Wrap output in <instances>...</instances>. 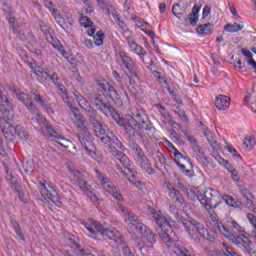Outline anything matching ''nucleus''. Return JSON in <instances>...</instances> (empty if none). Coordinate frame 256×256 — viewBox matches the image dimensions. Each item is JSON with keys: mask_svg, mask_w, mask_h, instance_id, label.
<instances>
[{"mask_svg": "<svg viewBox=\"0 0 256 256\" xmlns=\"http://www.w3.org/2000/svg\"><path fill=\"white\" fill-rule=\"evenodd\" d=\"M118 125L123 127L124 130L135 129L134 127H137L140 131H151L153 129V123L143 110H136L133 116L129 115L125 118L120 116Z\"/></svg>", "mask_w": 256, "mask_h": 256, "instance_id": "nucleus-1", "label": "nucleus"}, {"mask_svg": "<svg viewBox=\"0 0 256 256\" xmlns=\"http://www.w3.org/2000/svg\"><path fill=\"white\" fill-rule=\"evenodd\" d=\"M156 221V231H158L160 239L164 243H175L177 241L175 231L171 228V218L161 216V214H154Z\"/></svg>", "mask_w": 256, "mask_h": 256, "instance_id": "nucleus-2", "label": "nucleus"}, {"mask_svg": "<svg viewBox=\"0 0 256 256\" xmlns=\"http://www.w3.org/2000/svg\"><path fill=\"white\" fill-rule=\"evenodd\" d=\"M91 99L97 111H100V113H102V115H105V117H112L117 125L119 124L121 114H119L115 107L111 105V102L107 100V96H105V94H96Z\"/></svg>", "mask_w": 256, "mask_h": 256, "instance_id": "nucleus-3", "label": "nucleus"}, {"mask_svg": "<svg viewBox=\"0 0 256 256\" xmlns=\"http://www.w3.org/2000/svg\"><path fill=\"white\" fill-rule=\"evenodd\" d=\"M74 117L79 121L80 125H82L80 131L77 133L78 141L80 142V145L84 147L85 151L91 155V153H93V136L89 131V128H87V120L85 119V116L79 113H74Z\"/></svg>", "mask_w": 256, "mask_h": 256, "instance_id": "nucleus-4", "label": "nucleus"}, {"mask_svg": "<svg viewBox=\"0 0 256 256\" xmlns=\"http://www.w3.org/2000/svg\"><path fill=\"white\" fill-rule=\"evenodd\" d=\"M71 175V183H73V185H76V187H79L81 191H83L84 195H87V197L90 198V201H92V203H97V201H99V198L97 197V195L93 194V191L91 190V185H89V183L85 181V176L83 175V173H81V171L79 170H71Z\"/></svg>", "mask_w": 256, "mask_h": 256, "instance_id": "nucleus-5", "label": "nucleus"}, {"mask_svg": "<svg viewBox=\"0 0 256 256\" xmlns=\"http://www.w3.org/2000/svg\"><path fill=\"white\" fill-rule=\"evenodd\" d=\"M98 91L101 93H106L108 97L117 105V107H123V100L121 99V96L119 95V92H117V89L113 87L107 80L102 79L97 82Z\"/></svg>", "mask_w": 256, "mask_h": 256, "instance_id": "nucleus-6", "label": "nucleus"}, {"mask_svg": "<svg viewBox=\"0 0 256 256\" xmlns=\"http://www.w3.org/2000/svg\"><path fill=\"white\" fill-rule=\"evenodd\" d=\"M0 113L2 116H0L1 119H4L5 121H13V118L15 117V111L13 110V106L11 105V102L9 101V98L7 97L6 91L0 90Z\"/></svg>", "mask_w": 256, "mask_h": 256, "instance_id": "nucleus-7", "label": "nucleus"}, {"mask_svg": "<svg viewBox=\"0 0 256 256\" xmlns=\"http://www.w3.org/2000/svg\"><path fill=\"white\" fill-rule=\"evenodd\" d=\"M0 128L7 141H13L15 134L19 131V126H13L11 120H5L4 118H0Z\"/></svg>", "mask_w": 256, "mask_h": 256, "instance_id": "nucleus-8", "label": "nucleus"}, {"mask_svg": "<svg viewBox=\"0 0 256 256\" xmlns=\"http://www.w3.org/2000/svg\"><path fill=\"white\" fill-rule=\"evenodd\" d=\"M199 201H207L208 203H214L213 208L217 209L221 203V193H219V190L208 188L206 189L203 196L198 197Z\"/></svg>", "mask_w": 256, "mask_h": 256, "instance_id": "nucleus-9", "label": "nucleus"}, {"mask_svg": "<svg viewBox=\"0 0 256 256\" xmlns=\"http://www.w3.org/2000/svg\"><path fill=\"white\" fill-rule=\"evenodd\" d=\"M232 243H234V245H242L248 255L256 254L255 244H253V242L249 240L245 234H239L236 238V241L234 240Z\"/></svg>", "mask_w": 256, "mask_h": 256, "instance_id": "nucleus-10", "label": "nucleus"}, {"mask_svg": "<svg viewBox=\"0 0 256 256\" xmlns=\"http://www.w3.org/2000/svg\"><path fill=\"white\" fill-rule=\"evenodd\" d=\"M139 233H141L142 239L146 245L153 247V245L157 243V234L153 233V230L149 229V227L144 226V228L140 230Z\"/></svg>", "mask_w": 256, "mask_h": 256, "instance_id": "nucleus-11", "label": "nucleus"}, {"mask_svg": "<svg viewBox=\"0 0 256 256\" xmlns=\"http://www.w3.org/2000/svg\"><path fill=\"white\" fill-rule=\"evenodd\" d=\"M99 7L102 8L103 11H106L107 15H112V17L116 20V23L121 20V14L117 12V10L113 9V6L107 2V0H96Z\"/></svg>", "mask_w": 256, "mask_h": 256, "instance_id": "nucleus-12", "label": "nucleus"}, {"mask_svg": "<svg viewBox=\"0 0 256 256\" xmlns=\"http://www.w3.org/2000/svg\"><path fill=\"white\" fill-rule=\"evenodd\" d=\"M187 9H189L188 4L178 2L172 6V13L176 19L183 21V16L187 15Z\"/></svg>", "mask_w": 256, "mask_h": 256, "instance_id": "nucleus-13", "label": "nucleus"}, {"mask_svg": "<svg viewBox=\"0 0 256 256\" xmlns=\"http://www.w3.org/2000/svg\"><path fill=\"white\" fill-rule=\"evenodd\" d=\"M126 69L128 71L126 75L129 79V83L132 85V87H135V85H137V81H139V71L137 70V66L132 64L126 67Z\"/></svg>", "mask_w": 256, "mask_h": 256, "instance_id": "nucleus-14", "label": "nucleus"}, {"mask_svg": "<svg viewBox=\"0 0 256 256\" xmlns=\"http://www.w3.org/2000/svg\"><path fill=\"white\" fill-rule=\"evenodd\" d=\"M125 219V223H128V225H132V227L135 228V230L139 233L140 231H143L145 229V224L139 220V218L135 215H127Z\"/></svg>", "mask_w": 256, "mask_h": 256, "instance_id": "nucleus-15", "label": "nucleus"}, {"mask_svg": "<svg viewBox=\"0 0 256 256\" xmlns=\"http://www.w3.org/2000/svg\"><path fill=\"white\" fill-rule=\"evenodd\" d=\"M224 249L221 251H211L208 256H239L233 247L229 246L227 243H223Z\"/></svg>", "mask_w": 256, "mask_h": 256, "instance_id": "nucleus-16", "label": "nucleus"}, {"mask_svg": "<svg viewBox=\"0 0 256 256\" xmlns=\"http://www.w3.org/2000/svg\"><path fill=\"white\" fill-rule=\"evenodd\" d=\"M126 135L128 136V145L129 148L132 149V151H135V149H138L140 146L137 143V140H135V137L137 135V129L136 128H128L127 130H124Z\"/></svg>", "mask_w": 256, "mask_h": 256, "instance_id": "nucleus-17", "label": "nucleus"}, {"mask_svg": "<svg viewBox=\"0 0 256 256\" xmlns=\"http://www.w3.org/2000/svg\"><path fill=\"white\" fill-rule=\"evenodd\" d=\"M17 99L21 101L31 113H35V104L31 102V95L20 92L17 94Z\"/></svg>", "mask_w": 256, "mask_h": 256, "instance_id": "nucleus-18", "label": "nucleus"}, {"mask_svg": "<svg viewBox=\"0 0 256 256\" xmlns=\"http://www.w3.org/2000/svg\"><path fill=\"white\" fill-rule=\"evenodd\" d=\"M127 43L129 47L133 49L134 53H136V55H139V57H141L142 59L143 57H145V55H147V51L145 50V48L137 44V42L133 40V38L127 37Z\"/></svg>", "mask_w": 256, "mask_h": 256, "instance_id": "nucleus-19", "label": "nucleus"}, {"mask_svg": "<svg viewBox=\"0 0 256 256\" xmlns=\"http://www.w3.org/2000/svg\"><path fill=\"white\" fill-rule=\"evenodd\" d=\"M231 105V101L227 96L220 95L216 97L215 107L219 109V111H227Z\"/></svg>", "mask_w": 256, "mask_h": 256, "instance_id": "nucleus-20", "label": "nucleus"}, {"mask_svg": "<svg viewBox=\"0 0 256 256\" xmlns=\"http://www.w3.org/2000/svg\"><path fill=\"white\" fill-rule=\"evenodd\" d=\"M106 143H113V145H116L120 151H127V148L125 145H123V142L119 140L117 135H115L113 132L109 131L106 134Z\"/></svg>", "mask_w": 256, "mask_h": 256, "instance_id": "nucleus-21", "label": "nucleus"}, {"mask_svg": "<svg viewBox=\"0 0 256 256\" xmlns=\"http://www.w3.org/2000/svg\"><path fill=\"white\" fill-rule=\"evenodd\" d=\"M31 95L34 97V101H36L38 105H41V107H43V109H45V111H47L49 115H55V110L53 109V107L47 104V101L43 100V97H41V95L33 92H31Z\"/></svg>", "mask_w": 256, "mask_h": 256, "instance_id": "nucleus-22", "label": "nucleus"}, {"mask_svg": "<svg viewBox=\"0 0 256 256\" xmlns=\"http://www.w3.org/2000/svg\"><path fill=\"white\" fill-rule=\"evenodd\" d=\"M202 133L206 137L210 147L214 149V151H219V144L217 143V140H215L213 132H211V130H209L207 127H204L202 129Z\"/></svg>", "mask_w": 256, "mask_h": 256, "instance_id": "nucleus-23", "label": "nucleus"}, {"mask_svg": "<svg viewBox=\"0 0 256 256\" xmlns=\"http://www.w3.org/2000/svg\"><path fill=\"white\" fill-rule=\"evenodd\" d=\"M102 235H105L108 239H112V241H120V243L123 242V235L115 228L104 229L102 231Z\"/></svg>", "mask_w": 256, "mask_h": 256, "instance_id": "nucleus-24", "label": "nucleus"}, {"mask_svg": "<svg viewBox=\"0 0 256 256\" xmlns=\"http://www.w3.org/2000/svg\"><path fill=\"white\" fill-rule=\"evenodd\" d=\"M138 162L140 163L141 169L145 171V173H148V175H155V171L153 170V166L151 165V161L147 156H142V158L138 159Z\"/></svg>", "mask_w": 256, "mask_h": 256, "instance_id": "nucleus-25", "label": "nucleus"}, {"mask_svg": "<svg viewBox=\"0 0 256 256\" xmlns=\"http://www.w3.org/2000/svg\"><path fill=\"white\" fill-rule=\"evenodd\" d=\"M113 157H116L120 163H122L123 167H125L130 173H132L131 168H129V165H131V160H129V157L125 155L122 151H117Z\"/></svg>", "mask_w": 256, "mask_h": 256, "instance_id": "nucleus-26", "label": "nucleus"}, {"mask_svg": "<svg viewBox=\"0 0 256 256\" xmlns=\"http://www.w3.org/2000/svg\"><path fill=\"white\" fill-rule=\"evenodd\" d=\"M97 177L106 191L113 192V184H111V180L109 178L105 177L99 170H96Z\"/></svg>", "mask_w": 256, "mask_h": 256, "instance_id": "nucleus-27", "label": "nucleus"}, {"mask_svg": "<svg viewBox=\"0 0 256 256\" xmlns=\"http://www.w3.org/2000/svg\"><path fill=\"white\" fill-rule=\"evenodd\" d=\"M193 149L196 155L199 157L200 161L202 162V165H205V167H207L210 161H209V157H207V155L205 154V151H203V148H201L199 144H196L194 145Z\"/></svg>", "mask_w": 256, "mask_h": 256, "instance_id": "nucleus-28", "label": "nucleus"}, {"mask_svg": "<svg viewBox=\"0 0 256 256\" xmlns=\"http://www.w3.org/2000/svg\"><path fill=\"white\" fill-rule=\"evenodd\" d=\"M93 131L97 137L102 141V143H107V133L109 131L105 130L103 124H98V126H94Z\"/></svg>", "mask_w": 256, "mask_h": 256, "instance_id": "nucleus-29", "label": "nucleus"}, {"mask_svg": "<svg viewBox=\"0 0 256 256\" xmlns=\"http://www.w3.org/2000/svg\"><path fill=\"white\" fill-rule=\"evenodd\" d=\"M196 31L199 35H211V33H213V24L206 23L198 25L196 27Z\"/></svg>", "mask_w": 256, "mask_h": 256, "instance_id": "nucleus-30", "label": "nucleus"}, {"mask_svg": "<svg viewBox=\"0 0 256 256\" xmlns=\"http://www.w3.org/2000/svg\"><path fill=\"white\" fill-rule=\"evenodd\" d=\"M222 199L227 205L234 207V209H241L243 207V202L235 200L232 196L224 195Z\"/></svg>", "mask_w": 256, "mask_h": 256, "instance_id": "nucleus-31", "label": "nucleus"}, {"mask_svg": "<svg viewBox=\"0 0 256 256\" xmlns=\"http://www.w3.org/2000/svg\"><path fill=\"white\" fill-rule=\"evenodd\" d=\"M217 229L220 233H222V235H224L226 237V239H229V241H232V243L236 240V237L233 233H231V231L229 229H227V227H225L224 225H217Z\"/></svg>", "mask_w": 256, "mask_h": 256, "instance_id": "nucleus-32", "label": "nucleus"}, {"mask_svg": "<svg viewBox=\"0 0 256 256\" xmlns=\"http://www.w3.org/2000/svg\"><path fill=\"white\" fill-rule=\"evenodd\" d=\"M10 222H11V227L14 229L16 235L19 236V239H21V241H25V236L23 235L19 222H17L15 218H10Z\"/></svg>", "mask_w": 256, "mask_h": 256, "instance_id": "nucleus-33", "label": "nucleus"}, {"mask_svg": "<svg viewBox=\"0 0 256 256\" xmlns=\"http://www.w3.org/2000/svg\"><path fill=\"white\" fill-rule=\"evenodd\" d=\"M119 55H120V59L122 61L123 66L125 67V69L127 67H130L131 65L135 64V63H133V59L131 57H129V55H127L126 52L120 51Z\"/></svg>", "mask_w": 256, "mask_h": 256, "instance_id": "nucleus-34", "label": "nucleus"}, {"mask_svg": "<svg viewBox=\"0 0 256 256\" xmlns=\"http://www.w3.org/2000/svg\"><path fill=\"white\" fill-rule=\"evenodd\" d=\"M243 29V26L239 23L235 22L234 24H226L224 26V31H228V33H239Z\"/></svg>", "mask_w": 256, "mask_h": 256, "instance_id": "nucleus-35", "label": "nucleus"}, {"mask_svg": "<svg viewBox=\"0 0 256 256\" xmlns=\"http://www.w3.org/2000/svg\"><path fill=\"white\" fill-rule=\"evenodd\" d=\"M256 139L251 135H246L243 141V145L246 147V149H252L255 147Z\"/></svg>", "mask_w": 256, "mask_h": 256, "instance_id": "nucleus-36", "label": "nucleus"}, {"mask_svg": "<svg viewBox=\"0 0 256 256\" xmlns=\"http://www.w3.org/2000/svg\"><path fill=\"white\" fill-rule=\"evenodd\" d=\"M38 25L40 30L42 31L43 35L48 38L51 35V28L47 25L43 20L38 21Z\"/></svg>", "mask_w": 256, "mask_h": 256, "instance_id": "nucleus-37", "label": "nucleus"}, {"mask_svg": "<svg viewBox=\"0 0 256 256\" xmlns=\"http://www.w3.org/2000/svg\"><path fill=\"white\" fill-rule=\"evenodd\" d=\"M46 40L50 43V45H53V47L55 49H58V51H62L63 50V45H61L59 43V40L55 37H53V35H49Z\"/></svg>", "mask_w": 256, "mask_h": 256, "instance_id": "nucleus-38", "label": "nucleus"}, {"mask_svg": "<svg viewBox=\"0 0 256 256\" xmlns=\"http://www.w3.org/2000/svg\"><path fill=\"white\" fill-rule=\"evenodd\" d=\"M105 40V33H103L102 30H99L95 35H94V43L97 45V47H101L103 45V41Z\"/></svg>", "mask_w": 256, "mask_h": 256, "instance_id": "nucleus-39", "label": "nucleus"}, {"mask_svg": "<svg viewBox=\"0 0 256 256\" xmlns=\"http://www.w3.org/2000/svg\"><path fill=\"white\" fill-rule=\"evenodd\" d=\"M174 253L177 254L178 256H191V254H189V250H187V248L183 247V246H174Z\"/></svg>", "mask_w": 256, "mask_h": 256, "instance_id": "nucleus-40", "label": "nucleus"}, {"mask_svg": "<svg viewBox=\"0 0 256 256\" xmlns=\"http://www.w3.org/2000/svg\"><path fill=\"white\" fill-rule=\"evenodd\" d=\"M8 23L10 27L12 28V31L14 33H19V23H17V20L15 17H12L11 15L7 17Z\"/></svg>", "mask_w": 256, "mask_h": 256, "instance_id": "nucleus-41", "label": "nucleus"}, {"mask_svg": "<svg viewBox=\"0 0 256 256\" xmlns=\"http://www.w3.org/2000/svg\"><path fill=\"white\" fill-rule=\"evenodd\" d=\"M201 237L209 241L210 243H215V237L209 233V230L203 228V230L198 232Z\"/></svg>", "mask_w": 256, "mask_h": 256, "instance_id": "nucleus-42", "label": "nucleus"}, {"mask_svg": "<svg viewBox=\"0 0 256 256\" xmlns=\"http://www.w3.org/2000/svg\"><path fill=\"white\" fill-rule=\"evenodd\" d=\"M31 121H37L39 125H41V129H43L49 121H47L46 117H43L41 114H37L36 117L32 118Z\"/></svg>", "mask_w": 256, "mask_h": 256, "instance_id": "nucleus-43", "label": "nucleus"}, {"mask_svg": "<svg viewBox=\"0 0 256 256\" xmlns=\"http://www.w3.org/2000/svg\"><path fill=\"white\" fill-rule=\"evenodd\" d=\"M22 167L26 173H33L35 164L33 163V160H28L22 163Z\"/></svg>", "mask_w": 256, "mask_h": 256, "instance_id": "nucleus-44", "label": "nucleus"}, {"mask_svg": "<svg viewBox=\"0 0 256 256\" xmlns=\"http://www.w3.org/2000/svg\"><path fill=\"white\" fill-rule=\"evenodd\" d=\"M184 23H190V25H192V27H195V25H197V21H199V17H193L191 16V14H188L186 16L182 17Z\"/></svg>", "mask_w": 256, "mask_h": 256, "instance_id": "nucleus-45", "label": "nucleus"}, {"mask_svg": "<svg viewBox=\"0 0 256 256\" xmlns=\"http://www.w3.org/2000/svg\"><path fill=\"white\" fill-rule=\"evenodd\" d=\"M44 5L45 7H47V9H49V11H51L53 17H56L57 11L59 10L57 9V7H55V4H53L51 0H44Z\"/></svg>", "mask_w": 256, "mask_h": 256, "instance_id": "nucleus-46", "label": "nucleus"}, {"mask_svg": "<svg viewBox=\"0 0 256 256\" xmlns=\"http://www.w3.org/2000/svg\"><path fill=\"white\" fill-rule=\"evenodd\" d=\"M80 25L82 27H93V20H91V18L87 17V16H81L80 17Z\"/></svg>", "mask_w": 256, "mask_h": 256, "instance_id": "nucleus-47", "label": "nucleus"}, {"mask_svg": "<svg viewBox=\"0 0 256 256\" xmlns=\"http://www.w3.org/2000/svg\"><path fill=\"white\" fill-rule=\"evenodd\" d=\"M42 131H47L50 137H57V131H55V128H53V125H51L49 122L46 123L44 128H42Z\"/></svg>", "mask_w": 256, "mask_h": 256, "instance_id": "nucleus-48", "label": "nucleus"}, {"mask_svg": "<svg viewBox=\"0 0 256 256\" xmlns=\"http://www.w3.org/2000/svg\"><path fill=\"white\" fill-rule=\"evenodd\" d=\"M182 191H185L186 196L188 197V199H190L191 201H195V199H199V197L201 198V196H198L193 189H189V188H183Z\"/></svg>", "mask_w": 256, "mask_h": 256, "instance_id": "nucleus-49", "label": "nucleus"}, {"mask_svg": "<svg viewBox=\"0 0 256 256\" xmlns=\"http://www.w3.org/2000/svg\"><path fill=\"white\" fill-rule=\"evenodd\" d=\"M35 75L41 77L42 79H49V73L45 72L42 67H36L34 70Z\"/></svg>", "mask_w": 256, "mask_h": 256, "instance_id": "nucleus-50", "label": "nucleus"}, {"mask_svg": "<svg viewBox=\"0 0 256 256\" xmlns=\"http://www.w3.org/2000/svg\"><path fill=\"white\" fill-rule=\"evenodd\" d=\"M88 121L90 125H92V129L101 124V121L99 120V115L97 114H94L93 116L88 117Z\"/></svg>", "mask_w": 256, "mask_h": 256, "instance_id": "nucleus-51", "label": "nucleus"}, {"mask_svg": "<svg viewBox=\"0 0 256 256\" xmlns=\"http://www.w3.org/2000/svg\"><path fill=\"white\" fill-rule=\"evenodd\" d=\"M182 133L185 135L187 141H189V143L191 145H198L197 144V139L195 138V136H193L192 134H190L187 130L182 129Z\"/></svg>", "mask_w": 256, "mask_h": 256, "instance_id": "nucleus-52", "label": "nucleus"}, {"mask_svg": "<svg viewBox=\"0 0 256 256\" xmlns=\"http://www.w3.org/2000/svg\"><path fill=\"white\" fill-rule=\"evenodd\" d=\"M200 202L202 205H204L205 209H207L210 215H213V213H215V211L213 210L214 209L213 207H215V203H211L206 200H200Z\"/></svg>", "mask_w": 256, "mask_h": 256, "instance_id": "nucleus-53", "label": "nucleus"}, {"mask_svg": "<svg viewBox=\"0 0 256 256\" xmlns=\"http://www.w3.org/2000/svg\"><path fill=\"white\" fill-rule=\"evenodd\" d=\"M154 161H156V163H160V165H165V163H166L165 155H163V153L157 151L154 154Z\"/></svg>", "mask_w": 256, "mask_h": 256, "instance_id": "nucleus-54", "label": "nucleus"}, {"mask_svg": "<svg viewBox=\"0 0 256 256\" xmlns=\"http://www.w3.org/2000/svg\"><path fill=\"white\" fill-rule=\"evenodd\" d=\"M245 202H242V205H245L250 211L255 212V203L251 200V197L244 198Z\"/></svg>", "mask_w": 256, "mask_h": 256, "instance_id": "nucleus-55", "label": "nucleus"}, {"mask_svg": "<svg viewBox=\"0 0 256 256\" xmlns=\"http://www.w3.org/2000/svg\"><path fill=\"white\" fill-rule=\"evenodd\" d=\"M50 199L55 203V205H57V207H61V205H63V202H61V198H59L57 192L50 193Z\"/></svg>", "mask_w": 256, "mask_h": 256, "instance_id": "nucleus-56", "label": "nucleus"}, {"mask_svg": "<svg viewBox=\"0 0 256 256\" xmlns=\"http://www.w3.org/2000/svg\"><path fill=\"white\" fill-rule=\"evenodd\" d=\"M189 223L192 224V226L196 228V231L198 233L203 231V229L205 228V226H203L201 223H199L197 220H195L193 218L189 219Z\"/></svg>", "mask_w": 256, "mask_h": 256, "instance_id": "nucleus-57", "label": "nucleus"}, {"mask_svg": "<svg viewBox=\"0 0 256 256\" xmlns=\"http://www.w3.org/2000/svg\"><path fill=\"white\" fill-rule=\"evenodd\" d=\"M152 73H153L154 77H156V79H158L159 83H164L165 85H169L167 78L165 76H161V72L154 70Z\"/></svg>", "mask_w": 256, "mask_h": 256, "instance_id": "nucleus-58", "label": "nucleus"}, {"mask_svg": "<svg viewBox=\"0 0 256 256\" xmlns=\"http://www.w3.org/2000/svg\"><path fill=\"white\" fill-rule=\"evenodd\" d=\"M73 94L79 105H85L87 103V100L85 97H83V95H81V93H79V91H75Z\"/></svg>", "mask_w": 256, "mask_h": 256, "instance_id": "nucleus-59", "label": "nucleus"}, {"mask_svg": "<svg viewBox=\"0 0 256 256\" xmlns=\"http://www.w3.org/2000/svg\"><path fill=\"white\" fill-rule=\"evenodd\" d=\"M56 86L58 87V89L62 95L63 101H65L66 99H69V96L67 95V90H65V86H63V84H61V83L56 84Z\"/></svg>", "mask_w": 256, "mask_h": 256, "instance_id": "nucleus-60", "label": "nucleus"}, {"mask_svg": "<svg viewBox=\"0 0 256 256\" xmlns=\"http://www.w3.org/2000/svg\"><path fill=\"white\" fill-rule=\"evenodd\" d=\"M91 225H93L94 229H96L97 233H100L102 235L105 228L101 225V223L97 222V220H92Z\"/></svg>", "mask_w": 256, "mask_h": 256, "instance_id": "nucleus-61", "label": "nucleus"}, {"mask_svg": "<svg viewBox=\"0 0 256 256\" xmlns=\"http://www.w3.org/2000/svg\"><path fill=\"white\" fill-rule=\"evenodd\" d=\"M230 226L232 229H235V231H238V233H243L245 231V228L241 227V225H239L235 220L230 222Z\"/></svg>", "mask_w": 256, "mask_h": 256, "instance_id": "nucleus-62", "label": "nucleus"}, {"mask_svg": "<svg viewBox=\"0 0 256 256\" xmlns=\"http://www.w3.org/2000/svg\"><path fill=\"white\" fill-rule=\"evenodd\" d=\"M248 219L250 221V223L253 225L254 227V231L252 233L253 237L256 239V216L253 214H248Z\"/></svg>", "mask_w": 256, "mask_h": 256, "instance_id": "nucleus-63", "label": "nucleus"}, {"mask_svg": "<svg viewBox=\"0 0 256 256\" xmlns=\"http://www.w3.org/2000/svg\"><path fill=\"white\" fill-rule=\"evenodd\" d=\"M10 186L11 189H13V191H15V193H18L19 191H21V184H19V182L17 180H12L10 182Z\"/></svg>", "mask_w": 256, "mask_h": 256, "instance_id": "nucleus-64", "label": "nucleus"}]
</instances>
